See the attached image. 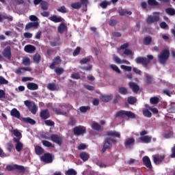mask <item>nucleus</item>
I'll list each match as a JSON object with an SVG mask.
<instances>
[{
    "label": "nucleus",
    "mask_w": 175,
    "mask_h": 175,
    "mask_svg": "<svg viewBox=\"0 0 175 175\" xmlns=\"http://www.w3.org/2000/svg\"><path fill=\"white\" fill-rule=\"evenodd\" d=\"M92 129L94 131H96L97 132H99V131H100V129H102V126H101L100 124H99L98 123H97V122H94V123L92 124Z\"/></svg>",
    "instance_id": "7c9ffc66"
},
{
    "label": "nucleus",
    "mask_w": 175,
    "mask_h": 175,
    "mask_svg": "<svg viewBox=\"0 0 175 175\" xmlns=\"http://www.w3.org/2000/svg\"><path fill=\"white\" fill-rule=\"evenodd\" d=\"M127 102L129 105H135L137 102L136 97L130 96L127 98Z\"/></svg>",
    "instance_id": "e433bc0d"
},
{
    "label": "nucleus",
    "mask_w": 175,
    "mask_h": 175,
    "mask_svg": "<svg viewBox=\"0 0 175 175\" xmlns=\"http://www.w3.org/2000/svg\"><path fill=\"white\" fill-rule=\"evenodd\" d=\"M55 72L58 75H62V73H64V68H56L55 70Z\"/></svg>",
    "instance_id": "680f3d73"
},
{
    "label": "nucleus",
    "mask_w": 175,
    "mask_h": 175,
    "mask_svg": "<svg viewBox=\"0 0 175 175\" xmlns=\"http://www.w3.org/2000/svg\"><path fill=\"white\" fill-rule=\"evenodd\" d=\"M158 57L160 64H165L170 57V51L168 49H164Z\"/></svg>",
    "instance_id": "7ed1b4c3"
},
{
    "label": "nucleus",
    "mask_w": 175,
    "mask_h": 175,
    "mask_svg": "<svg viewBox=\"0 0 175 175\" xmlns=\"http://www.w3.org/2000/svg\"><path fill=\"white\" fill-rule=\"evenodd\" d=\"M27 87L28 90H30V91H35L39 88V85H38V84L32 82L27 83Z\"/></svg>",
    "instance_id": "b1692460"
},
{
    "label": "nucleus",
    "mask_w": 175,
    "mask_h": 175,
    "mask_svg": "<svg viewBox=\"0 0 175 175\" xmlns=\"http://www.w3.org/2000/svg\"><path fill=\"white\" fill-rule=\"evenodd\" d=\"M139 140H141V142H142V143L148 144V143H151V140H152V137H150L149 135H145L143 137H140Z\"/></svg>",
    "instance_id": "a211bd4d"
},
{
    "label": "nucleus",
    "mask_w": 175,
    "mask_h": 175,
    "mask_svg": "<svg viewBox=\"0 0 175 175\" xmlns=\"http://www.w3.org/2000/svg\"><path fill=\"white\" fill-rule=\"evenodd\" d=\"M39 22H29L25 25V29H31V28H38Z\"/></svg>",
    "instance_id": "dca6fc26"
},
{
    "label": "nucleus",
    "mask_w": 175,
    "mask_h": 175,
    "mask_svg": "<svg viewBox=\"0 0 175 175\" xmlns=\"http://www.w3.org/2000/svg\"><path fill=\"white\" fill-rule=\"evenodd\" d=\"M10 114L12 117H15V118H20L21 116L20 111H18V110H17V109L16 108L12 109V111H10Z\"/></svg>",
    "instance_id": "bb28decb"
},
{
    "label": "nucleus",
    "mask_w": 175,
    "mask_h": 175,
    "mask_svg": "<svg viewBox=\"0 0 175 175\" xmlns=\"http://www.w3.org/2000/svg\"><path fill=\"white\" fill-rule=\"evenodd\" d=\"M22 64L25 65V66H28L31 65V59L29 57H25L23 59Z\"/></svg>",
    "instance_id": "4c0bfd02"
},
{
    "label": "nucleus",
    "mask_w": 175,
    "mask_h": 175,
    "mask_svg": "<svg viewBox=\"0 0 175 175\" xmlns=\"http://www.w3.org/2000/svg\"><path fill=\"white\" fill-rule=\"evenodd\" d=\"M40 159L44 163H53V154H51V153H44V155L40 157Z\"/></svg>",
    "instance_id": "1a4fd4ad"
},
{
    "label": "nucleus",
    "mask_w": 175,
    "mask_h": 175,
    "mask_svg": "<svg viewBox=\"0 0 175 175\" xmlns=\"http://www.w3.org/2000/svg\"><path fill=\"white\" fill-rule=\"evenodd\" d=\"M51 21L53 23H62L64 21V18L61 16H57V15H53L49 18Z\"/></svg>",
    "instance_id": "6ab92c4d"
},
{
    "label": "nucleus",
    "mask_w": 175,
    "mask_h": 175,
    "mask_svg": "<svg viewBox=\"0 0 175 175\" xmlns=\"http://www.w3.org/2000/svg\"><path fill=\"white\" fill-rule=\"evenodd\" d=\"M142 162L145 166H146L148 169H152V165L151 164V160L148 156H144L142 158Z\"/></svg>",
    "instance_id": "f8f14e48"
},
{
    "label": "nucleus",
    "mask_w": 175,
    "mask_h": 175,
    "mask_svg": "<svg viewBox=\"0 0 175 175\" xmlns=\"http://www.w3.org/2000/svg\"><path fill=\"white\" fill-rule=\"evenodd\" d=\"M153 79L150 75H146V83L147 84H152Z\"/></svg>",
    "instance_id": "3c124183"
},
{
    "label": "nucleus",
    "mask_w": 175,
    "mask_h": 175,
    "mask_svg": "<svg viewBox=\"0 0 175 175\" xmlns=\"http://www.w3.org/2000/svg\"><path fill=\"white\" fill-rule=\"evenodd\" d=\"M129 87L134 92H137L139 90H140V87H139L135 82H130Z\"/></svg>",
    "instance_id": "393cba45"
},
{
    "label": "nucleus",
    "mask_w": 175,
    "mask_h": 175,
    "mask_svg": "<svg viewBox=\"0 0 175 175\" xmlns=\"http://www.w3.org/2000/svg\"><path fill=\"white\" fill-rule=\"evenodd\" d=\"M66 175H77V172H76V170H75L74 169L71 168V169H68L66 172H65Z\"/></svg>",
    "instance_id": "c03bdc74"
},
{
    "label": "nucleus",
    "mask_w": 175,
    "mask_h": 175,
    "mask_svg": "<svg viewBox=\"0 0 175 175\" xmlns=\"http://www.w3.org/2000/svg\"><path fill=\"white\" fill-rule=\"evenodd\" d=\"M112 146L113 145L110 142V140L109 139V138L105 139L104 142L103 147L102 149V152H106V150H108V148H111Z\"/></svg>",
    "instance_id": "ddd939ff"
},
{
    "label": "nucleus",
    "mask_w": 175,
    "mask_h": 175,
    "mask_svg": "<svg viewBox=\"0 0 175 175\" xmlns=\"http://www.w3.org/2000/svg\"><path fill=\"white\" fill-rule=\"evenodd\" d=\"M143 114L144 117H148V118H150V117L152 116V114L148 111V109H144L143 110Z\"/></svg>",
    "instance_id": "09e8293b"
},
{
    "label": "nucleus",
    "mask_w": 175,
    "mask_h": 175,
    "mask_svg": "<svg viewBox=\"0 0 175 175\" xmlns=\"http://www.w3.org/2000/svg\"><path fill=\"white\" fill-rule=\"evenodd\" d=\"M51 139L53 143H55L56 144H58V146H61L62 144V142L64 140V138L62 135H57V134H52L51 135Z\"/></svg>",
    "instance_id": "6e6552de"
},
{
    "label": "nucleus",
    "mask_w": 175,
    "mask_h": 175,
    "mask_svg": "<svg viewBox=\"0 0 175 175\" xmlns=\"http://www.w3.org/2000/svg\"><path fill=\"white\" fill-rule=\"evenodd\" d=\"M35 152L37 155H42L44 152V149L42 146H36L35 147Z\"/></svg>",
    "instance_id": "c756f323"
},
{
    "label": "nucleus",
    "mask_w": 175,
    "mask_h": 175,
    "mask_svg": "<svg viewBox=\"0 0 175 175\" xmlns=\"http://www.w3.org/2000/svg\"><path fill=\"white\" fill-rule=\"evenodd\" d=\"M108 5H110V1H103L100 3V6L103 8V9H106Z\"/></svg>",
    "instance_id": "603ef678"
},
{
    "label": "nucleus",
    "mask_w": 175,
    "mask_h": 175,
    "mask_svg": "<svg viewBox=\"0 0 175 175\" xmlns=\"http://www.w3.org/2000/svg\"><path fill=\"white\" fill-rule=\"evenodd\" d=\"M68 125H70V126H75V125H76V119L74 118H70Z\"/></svg>",
    "instance_id": "13d9d810"
},
{
    "label": "nucleus",
    "mask_w": 175,
    "mask_h": 175,
    "mask_svg": "<svg viewBox=\"0 0 175 175\" xmlns=\"http://www.w3.org/2000/svg\"><path fill=\"white\" fill-rule=\"evenodd\" d=\"M40 6L42 10H47L49 9V3L46 1H42L40 3Z\"/></svg>",
    "instance_id": "37998d69"
},
{
    "label": "nucleus",
    "mask_w": 175,
    "mask_h": 175,
    "mask_svg": "<svg viewBox=\"0 0 175 175\" xmlns=\"http://www.w3.org/2000/svg\"><path fill=\"white\" fill-rule=\"evenodd\" d=\"M13 142H14V143H16L15 149L16 150V151L18 152H21V151L23 150V148L24 147V144H23L18 139H13Z\"/></svg>",
    "instance_id": "9b49d317"
},
{
    "label": "nucleus",
    "mask_w": 175,
    "mask_h": 175,
    "mask_svg": "<svg viewBox=\"0 0 175 175\" xmlns=\"http://www.w3.org/2000/svg\"><path fill=\"white\" fill-rule=\"evenodd\" d=\"M24 50L26 53H35V51L36 50V47H35V46L29 44L25 46Z\"/></svg>",
    "instance_id": "aec40b11"
},
{
    "label": "nucleus",
    "mask_w": 175,
    "mask_h": 175,
    "mask_svg": "<svg viewBox=\"0 0 175 175\" xmlns=\"http://www.w3.org/2000/svg\"><path fill=\"white\" fill-rule=\"evenodd\" d=\"M61 64V57L59 56H57L53 60L52 64L50 65L49 68L51 69H55V65H59Z\"/></svg>",
    "instance_id": "2eb2a0df"
},
{
    "label": "nucleus",
    "mask_w": 175,
    "mask_h": 175,
    "mask_svg": "<svg viewBox=\"0 0 175 175\" xmlns=\"http://www.w3.org/2000/svg\"><path fill=\"white\" fill-rule=\"evenodd\" d=\"M7 150L9 152H12V150H13V144H12V142H8L7 144Z\"/></svg>",
    "instance_id": "0e129e2a"
},
{
    "label": "nucleus",
    "mask_w": 175,
    "mask_h": 175,
    "mask_svg": "<svg viewBox=\"0 0 175 175\" xmlns=\"http://www.w3.org/2000/svg\"><path fill=\"white\" fill-rule=\"evenodd\" d=\"M72 79H75V80H79L80 79V74L75 73L71 75Z\"/></svg>",
    "instance_id": "774afa93"
},
{
    "label": "nucleus",
    "mask_w": 175,
    "mask_h": 175,
    "mask_svg": "<svg viewBox=\"0 0 175 175\" xmlns=\"http://www.w3.org/2000/svg\"><path fill=\"white\" fill-rule=\"evenodd\" d=\"M154 59V56L152 55H148L147 57H138L135 59L136 64H141L144 66H148V64Z\"/></svg>",
    "instance_id": "f03ea898"
},
{
    "label": "nucleus",
    "mask_w": 175,
    "mask_h": 175,
    "mask_svg": "<svg viewBox=\"0 0 175 175\" xmlns=\"http://www.w3.org/2000/svg\"><path fill=\"white\" fill-rule=\"evenodd\" d=\"M151 42H152L151 36H146L144 39V44H145V46H150V44H151Z\"/></svg>",
    "instance_id": "72a5a7b5"
},
{
    "label": "nucleus",
    "mask_w": 175,
    "mask_h": 175,
    "mask_svg": "<svg viewBox=\"0 0 175 175\" xmlns=\"http://www.w3.org/2000/svg\"><path fill=\"white\" fill-rule=\"evenodd\" d=\"M81 5L85 8V10H87V8L88 6V0H81Z\"/></svg>",
    "instance_id": "6e6d98bb"
},
{
    "label": "nucleus",
    "mask_w": 175,
    "mask_h": 175,
    "mask_svg": "<svg viewBox=\"0 0 175 175\" xmlns=\"http://www.w3.org/2000/svg\"><path fill=\"white\" fill-rule=\"evenodd\" d=\"M91 110V107L90 106H82L79 107V111L81 113H87Z\"/></svg>",
    "instance_id": "58836bf2"
},
{
    "label": "nucleus",
    "mask_w": 175,
    "mask_h": 175,
    "mask_svg": "<svg viewBox=\"0 0 175 175\" xmlns=\"http://www.w3.org/2000/svg\"><path fill=\"white\" fill-rule=\"evenodd\" d=\"M42 143L44 147L53 148V144L47 140H42Z\"/></svg>",
    "instance_id": "a18cd8bd"
},
{
    "label": "nucleus",
    "mask_w": 175,
    "mask_h": 175,
    "mask_svg": "<svg viewBox=\"0 0 175 175\" xmlns=\"http://www.w3.org/2000/svg\"><path fill=\"white\" fill-rule=\"evenodd\" d=\"M20 120L23 122H26L27 124H30L31 125H35L36 124V121L31 118H21Z\"/></svg>",
    "instance_id": "f3484780"
},
{
    "label": "nucleus",
    "mask_w": 175,
    "mask_h": 175,
    "mask_svg": "<svg viewBox=\"0 0 175 175\" xmlns=\"http://www.w3.org/2000/svg\"><path fill=\"white\" fill-rule=\"evenodd\" d=\"M152 161L155 165H160L165 160V154H154L152 156Z\"/></svg>",
    "instance_id": "0eeeda50"
},
{
    "label": "nucleus",
    "mask_w": 175,
    "mask_h": 175,
    "mask_svg": "<svg viewBox=\"0 0 175 175\" xmlns=\"http://www.w3.org/2000/svg\"><path fill=\"white\" fill-rule=\"evenodd\" d=\"M57 11L59 12V13H68V10H66V8L65 5L61 6L60 8L57 9Z\"/></svg>",
    "instance_id": "8fccbe9b"
},
{
    "label": "nucleus",
    "mask_w": 175,
    "mask_h": 175,
    "mask_svg": "<svg viewBox=\"0 0 175 175\" xmlns=\"http://www.w3.org/2000/svg\"><path fill=\"white\" fill-rule=\"evenodd\" d=\"M100 98L103 102H105L106 103H107V102H110V100H111V99H113V94L101 95Z\"/></svg>",
    "instance_id": "4be33fe9"
},
{
    "label": "nucleus",
    "mask_w": 175,
    "mask_h": 175,
    "mask_svg": "<svg viewBox=\"0 0 175 175\" xmlns=\"http://www.w3.org/2000/svg\"><path fill=\"white\" fill-rule=\"evenodd\" d=\"M165 12L169 16H174L175 15V10H174V8H168L165 9Z\"/></svg>",
    "instance_id": "a19ab883"
},
{
    "label": "nucleus",
    "mask_w": 175,
    "mask_h": 175,
    "mask_svg": "<svg viewBox=\"0 0 175 175\" xmlns=\"http://www.w3.org/2000/svg\"><path fill=\"white\" fill-rule=\"evenodd\" d=\"M87 129L84 126H77L73 129V133L75 136H81V135H84L86 133Z\"/></svg>",
    "instance_id": "20e7f679"
},
{
    "label": "nucleus",
    "mask_w": 175,
    "mask_h": 175,
    "mask_svg": "<svg viewBox=\"0 0 175 175\" xmlns=\"http://www.w3.org/2000/svg\"><path fill=\"white\" fill-rule=\"evenodd\" d=\"M24 103L25 106L27 107V109L32 113V114H36L38 111V107H36V105L35 103L29 101V100H25Z\"/></svg>",
    "instance_id": "423d86ee"
},
{
    "label": "nucleus",
    "mask_w": 175,
    "mask_h": 175,
    "mask_svg": "<svg viewBox=\"0 0 175 175\" xmlns=\"http://www.w3.org/2000/svg\"><path fill=\"white\" fill-rule=\"evenodd\" d=\"M79 157L83 162H87L90 159V154L86 152H81L79 154Z\"/></svg>",
    "instance_id": "412c9836"
},
{
    "label": "nucleus",
    "mask_w": 175,
    "mask_h": 175,
    "mask_svg": "<svg viewBox=\"0 0 175 175\" xmlns=\"http://www.w3.org/2000/svg\"><path fill=\"white\" fill-rule=\"evenodd\" d=\"M150 103H151V105H158V103H159V98L152 97L150 99Z\"/></svg>",
    "instance_id": "79ce46f5"
},
{
    "label": "nucleus",
    "mask_w": 175,
    "mask_h": 175,
    "mask_svg": "<svg viewBox=\"0 0 175 175\" xmlns=\"http://www.w3.org/2000/svg\"><path fill=\"white\" fill-rule=\"evenodd\" d=\"M118 23L117 20L111 18L109 21V25H110V27H114V25H117Z\"/></svg>",
    "instance_id": "864d4df0"
},
{
    "label": "nucleus",
    "mask_w": 175,
    "mask_h": 175,
    "mask_svg": "<svg viewBox=\"0 0 175 175\" xmlns=\"http://www.w3.org/2000/svg\"><path fill=\"white\" fill-rule=\"evenodd\" d=\"M80 50H81V48H80V46H77L72 53L73 56L76 57L78 54H80Z\"/></svg>",
    "instance_id": "e2e57ef3"
},
{
    "label": "nucleus",
    "mask_w": 175,
    "mask_h": 175,
    "mask_svg": "<svg viewBox=\"0 0 175 175\" xmlns=\"http://www.w3.org/2000/svg\"><path fill=\"white\" fill-rule=\"evenodd\" d=\"M116 118H130L131 120H135L136 118V114L131 111L120 110L117 111L115 114Z\"/></svg>",
    "instance_id": "f257e3e1"
},
{
    "label": "nucleus",
    "mask_w": 175,
    "mask_h": 175,
    "mask_svg": "<svg viewBox=\"0 0 175 175\" xmlns=\"http://www.w3.org/2000/svg\"><path fill=\"white\" fill-rule=\"evenodd\" d=\"M42 59V57L38 54H36L33 56V60L35 64H39Z\"/></svg>",
    "instance_id": "c9c22d12"
},
{
    "label": "nucleus",
    "mask_w": 175,
    "mask_h": 175,
    "mask_svg": "<svg viewBox=\"0 0 175 175\" xmlns=\"http://www.w3.org/2000/svg\"><path fill=\"white\" fill-rule=\"evenodd\" d=\"M121 69L126 70L127 72H131L132 70V67L129 66L122 65L120 66Z\"/></svg>",
    "instance_id": "4d7b16f0"
},
{
    "label": "nucleus",
    "mask_w": 175,
    "mask_h": 175,
    "mask_svg": "<svg viewBox=\"0 0 175 175\" xmlns=\"http://www.w3.org/2000/svg\"><path fill=\"white\" fill-rule=\"evenodd\" d=\"M159 12H154L153 16H148L146 19L147 24H154V23H158V21H159Z\"/></svg>",
    "instance_id": "39448f33"
},
{
    "label": "nucleus",
    "mask_w": 175,
    "mask_h": 175,
    "mask_svg": "<svg viewBox=\"0 0 175 175\" xmlns=\"http://www.w3.org/2000/svg\"><path fill=\"white\" fill-rule=\"evenodd\" d=\"M14 168L15 170H17L18 172V173H22L23 174H24V173H25L27 170V168H25V167H24L23 165H20L17 164H14Z\"/></svg>",
    "instance_id": "5701e85b"
},
{
    "label": "nucleus",
    "mask_w": 175,
    "mask_h": 175,
    "mask_svg": "<svg viewBox=\"0 0 175 175\" xmlns=\"http://www.w3.org/2000/svg\"><path fill=\"white\" fill-rule=\"evenodd\" d=\"M9 81L8 80L5 79L3 77H0V84H8Z\"/></svg>",
    "instance_id": "338daca9"
},
{
    "label": "nucleus",
    "mask_w": 175,
    "mask_h": 175,
    "mask_svg": "<svg viewBox=\"0 0 175 175\" xmlns=\"http://www.w3.org/2000/svg\"><path fill=\"white\" fill-rule=\"evenodd\" d=\"M132 144H135V139L134 138H129L124 142L125 147H129V146H132Z\"/></svg>",
    "instance_id": "2f4dec72"
},
{
    "label": "nucleus",
    "mask_w": 175,
    "mask_h": 175,
    "mask_svg": "<svg viewBox=\"0 0 175 175\" xmlns=\"http://www.w3.org/2000/svg\"><path fill=\"white\" fill-rule=\"evenodd\" d=\"M71 8H72V9H80V8H81V3L80 2L72 3H71Z\"/></svg>",
    "instance_id": "49530a36"
},
{
    "label": "nucleus",
    "mask_w": 175,
    "mask_h": 175,
    "mask_svg": "<svg viewBox=\"0 0 175 175\" xmlns=\"http://www.w3.org/2000/svg\"><path fill=\"white\" fill-rule=\"evenodd\" d=\"M107 136H111L112 137H118V139H121V134L117 131H108L107 133Z\"/></svg>",
    "instance_id": "a878e982"
},
{
    "label": "nucleus",
    "mask_w": 175,
    "mask_h": 175,
    "mask_svg": "<svg viewBox=\"0 0 175 175\" xmlns=\"http://www.w3.org/2000/svg\"><path fill=\"white\" fill-rule=\"evenodd\" d=\"M30 21H33V23H38L39 21V18L35 15L29 16Z\"/></svg>",
    "instance_id": "bf43d9fd"
},
{
    "label": "nucleus",
    "mask_w": 175,
    "mask_h": 175,
    "mask_svg": "<svg viewBox=\"0 0 175 175\" xmlns=\"http://www.w3.org/2000/svg\"><path fill=\"white\" fill-rule=\"evenodd\" d=\"M121 99V96H120V94H116V96H115V98H114V99H113V103L115 104V105H116V103H118V102H120V100Z\"/></svg>",
    "instance_id": "69168bd1"
},
{
    "label": "nucleus",
    "mask_w": 175,
    "mask_h": 175,
    "mask_svg": "<svg viewBox=\"0 0 175 175\" xmlns=\"http://www.w3.org/2000/svg\"><path fill=\"white\" fill-rule=\"evenodd\" d=\"M40 117L42 120H47L50 118V112L49 109H43L40 113Z\"/></svg>",
    "instance_id": "4468645a"
},
{
    "label": "nucleus",
    "mask_w": 175,
    "mask_h": 175,
    "mask_svg": "<svg viewBox=\"0 0 175 175\" xmlns=\"http://www.w3.org/2000/svg\"><path fill=\"white\" fill-rule=\"evenodd\" d=\"M148 4L150 5V6H158L159 3H158L157 0H148Z\"/></svg>",
    "instance_id": "de8ad7c7"
},
{
    "label": "nucleus",
    "mask_w": 175,
    "mask_h": 175,
    "mask_svg": "<svg viewBox=\"0 0 175 175\" xmlns=\"http://www.w3.org/2000/svg\"><path fill=\"white\" fill-rule=\"evenodd\" d=\"M2 54L3 57H5V58L10 59V58H12V48H10V46H8L7 47H5V49L3 51Z\"/></svg>",
    "instance_id": "9d476101"
},
{
    "label": "nucleus",
    "mask_w": 175,
    "mask_h": 175,
    "mask_svg": "<svg viewBox=\"0 0 175 175\" xmlns=\"http://www.w3.org/2000/svg\"><path fill=\"white\" fill-rule=\"evenodd\" d=\"M48 90L50 91H58V88H57V85L55 83H49L47 85Z\"/></svg>",
    "instance_id": "473e14b6"
},
{
    "label": "nucleus",
    "mask_w": 175,
    "mask_h": 175,
    "mask_svg": "<svg viewBox=\"0 0 175 175\" xmlns=\"http://www.w3.org/2000/svg\"><path fill=\"white\" fill-rule=\"evenodd\" d=\"M111 69H113V70L116 72V73H121V70H120V68H118V66H117L116 64H111Z\"/></svg>",
    "instance_id": "5fc2aeb1"
},
{
    "label": "nucleus",
    "mask_w": 175,
    "mask_h": 175,
    "mask_svg": "<svg viewBox=\"0 0 175 175\" xmlns=\"http://www.w3.org/2000/svg\"><path fill=\"white\" fill-rule=\"evenodd\" d=\"M11 132L16 136V137H14L13 139H18L19 140H21L23 134H21L18 129L12 130Z\"/></svg>",
    "instance_id": "cd10ccee"
},
{
    "label": "nucleus",
    "mask_w": 175,
    "mask_h": 175,
    "mask_svg": "<svg viewBox=\"0 0 175 175\" xmlns=\"http://www.w3.org/2000/svg\"><path fill=\"white\" fill-rule=\"evenodd\" d=\"M67 28H68V27H66V25H65V23H62L58 27L57 31H58L59 33H64V32H65V31H66Z\"/></svg>",
    "instance_id": "c85d7f7f"
},
{
    "label": "nucleus",
    "mask_w": 175,
    "mask_h": 175,
    "mask_svg": "<svg viewBox=\"0 0 175 175\" xmlns=\"http://www.w3.org/2000/svg\"><path fill=\"white\" fill-rule=\"evenodd\" d=\"M120 16H125V14H129V16H132V12L128 11L126 10L121 9L118 12Z\"/></svg>",
    "instance_id": "f704fd0d"
},
{
    "label": "nucleus",
    "mask_w": 175,
    "mask_h": 175,
    "mask_svg": "<svg viewBox=\"0 0 175 175\" xmlns=\"http://www.w3.org/2000/svg\"><path fill=\"white\" fill-rule=\"evenodd\" d=\"M45 124L48 126H54V125H55V123L51 120H47L45 121Z\"/></svg>",
    "instance_id": "052dcab7"
},
{
    "label": "nucleus",
    "mask_w": 175,
    "mask_h": 175,
    "mask_svg": "<svg viewBox=\"0 0 175 175\" xmlns=\"http://www.w3.org/2000/svg\"><path fill=\"white\" fill-rule=\"evenodd\" d=\"M119 94H121V95H126L128 94V89L125 87H120L118 89Z\"/></svg>",
    "instance_id": "ea45409f"
}]
</instances>
